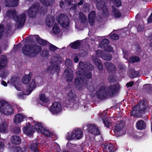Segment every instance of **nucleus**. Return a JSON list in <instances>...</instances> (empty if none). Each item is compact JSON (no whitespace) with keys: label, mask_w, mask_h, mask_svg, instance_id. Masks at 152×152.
I'll list each match as a JSON object with an SVG mask.
<instances>
[{"label":"nucleus","mask_w":152,"mask_h":152,"mask_svg":"<svg viewBox=\"0 0 152 152\" xmlns=\"http://www.w3.org/2000/svg\"><path fill=\"white\" fill-rule=\"evenodd\" d=\"M115 5L117 7H119L121 5V2L120 0H112Z\"/></svg>","instance_id":"obj_46"},{"label":"nucleus","mask_w":152,"mask_h":152,"mask_svg":"<svg viewBox=\"0 0 152 152\" xmlns=\"http://www.w3.org/2000/svg\"><path fill=\"white\" fill-rule=\"evenodd\" d=\"M8 75L7 72H1L0 74V77L3 79H5Z\"/></svg>","instance_id":"obj_47"},{"label":"nucleus","mask_w":152,"mask_h":152,"mask_svg":"<svg viewBox=\"0 0 152 152\" xmlns=\"http://www.w3.org/2000/svg\"><path fill=\"white\" fill-rule=\"evenodd\" d=\"M103 122L104 124L108 128L111 125V123L109 122V121L108 120V119L107 118L105 119V120L103 119Z\"/></svg>","instance_id":"obj_45"},{"label":"nucleus","mask_w":152,"mask_h":152,"mask_svg":"<svg viewBox=\"0 0 152 152\" xmlns=\"http://www.w3.org/2000/svg\"><path fill=\"white\" fill-rule=\"evenodd\" d=\"M112 7L113 9V13L115 16L117 18H119L120 17L121 14V12L117 10L114 7Z\"/></svg>","instance_id":"obj_40"},{"label":"nucleus","mask_w":152,"mask_h":152,"mask_svg":"<svg viewBox=\"0 0 152 152\" xmlns=\"http://www.w3.org/2000/svg\"><path fill=\"white\" fill-rule=\"evenodd\" d=\"M63 109V107L60 102H55L52 103L49 110L53 115H56L60 113Z\"/></svg>","instance_id":"obj_13"},{"label":"nucleus","mask_w":152,"mask_h":152,"mask_svg":"<svg viewBox=\"0 0 152 152\" xmlns=\"http://www.w3.org/2000/svg\"><path fill=\"white\" fill-rule=\"evenodd\" d=\"M7 125L5 121H2L0 124V132L6 133L7 131Z\"/></svg>","instance_id":"obj_24"},{"label":"nucleus","mask_w":152,"mask_h":152,"mask_svg":"<svg viewBox=\"0 0 152 152\" xmlns=\"http://www.w3.org/2000/svg\"><path fill=\"white\" fill-rule=\"evenodd\" d=\"M64 75L67 81H70L73 78V71L70 68L68 67L65 69Z\"/></svg>","instance_id":"obj_17"},{"label":"nucleus","mask_w":152,"mask_h":152,"mask_svg":"<svg viewBox=\"0 0 152 152\" xmlns=\"http://www.w3.org/2000/svg\"><path fill=\"white\" fill-rule=\"evenodd\" d=\"M72 107L74 109L76 110L78 108V105L76 104H74Z\"/></svg>","instance_id":"obj_64"},{"label":"nucleus","mask_w":152,"mask_h":152,"mask_svg":"<svg viewBox=\"0 0 152 152\" xmlns=\"http://www.w3.org/2000/svg\"><path fill=\"white\" fill-rule=\"evenodd\" d=\"M38 84L34 79H33L30 84L27 86L26 91H23V93H20L17 94V96L19 99H23V95H29L31 92L37 86Z\"/></svg>","instance_id":"obj_9"},{"label":"nucleus","mask_w":152,"mask_h":152,"mask_svg":"<svg viewBox=\"0 0 152 152\" xmlns=\"http://www.w3.org/2000/svg\"><path fill=\"white\" fill-rule=\"evenodd\" d=\"M39 99L41 101L44 103L48 102L49 101V99L46 97L45 95L43 94L40 95Z\"/></svg>","instance_id":"obj_38"},{"label":"nucleus","mask_w":152,"mask_h":152,"mask_svg":"<svg viewBox=\"0 0 152 152\" xmlns=\"http://www.w3.org/2000/svg\"><path fill=\"white\" fill-rule=\"evenodd\" d=\"M11 152H28V151L25 148L15 147L12 149Z\"/></svg>","instance_id":"obj_34"},{"label":"nucleus","mask_w":152,"mask_h":152,"mask_svg":"<svg viewBox=\"0 0 152 152\" xmlns=\"http://www.w3.org/2000/svg\"><path fill=\"white\" fill-rule=\"evenodd\" d=\"M11 142L14 144H18L21 142L20 137L17 135L12 136L10 139Z\"/></svg>","instance_id":"obj_26"},{"label":"nucleus","mask_w":152,"mask_h":152,"mask_svg":"<svg viewBox=\"0 0 152 152\" xmlns=\"http://www.w3.org/2000/svg\"><path fill=\"white\" fill-rule=\"evenodd\" d=\"M148 107L147 102L144 100L141 101L138 104L133 108L131 115L134 116H139L143 111Z\"/></svg>","instance_id":"obj_5"},{"label":"nucleus","mask_w":152,"mask_h":152,"mask_svg":"<svg viewBox=\"0 0 152 152\" xmlns=\"http://www.w3.org/2000/svg\"><path fill=\"white\" fill-rule=\"evenodd\" d=\"M33 39H35L37 42L39 44L43 45H47L48 46L49 49L52 52H54L57 49L59 48L49 43L47 41L41 39L38 35L31 36Z\"/></svg>","instance_id":"obj_10"},{"label":"nucleus","mask_w":152,"mask_h":152,"mask_svg":"<svg viewBox=\"0 0 152 152\" xmlns=\"http://www.w3.org/2000/svg\"><path fill=\"white\" fill-rule=\"evenodd\" d=\"M83 136V133L81 129L75 130L69 133H68L66 136L67 140L73 139L78 140L81 139Z\"/></svg>","instance_id":"obj_11"},{"label":"nucleus","mask_w":152,"mask_h":152,"mask_svg":"<svg viewBox=\"0 0 152 152\" xmlns=\"http://www.w3.org/2000/svg\"><path fill=\"white\" fill-rule=\"evenodd\" d=\"M97 7L99 10H102L104 13L107 12V9L106 6L104 5V2L103 0H96Z\"/></svg>","instance_id":"obj_19"},{"label":"nucleus","mask_w":152,"mask_h":152,"mask_svg":"<svg viewBox=\"0 0 152 152\" xmlns=\"http://www.w3.org/2000/svg\"><path fill=\"white\" fill-rule=\"evenodd\" d=\"M104 48H105V50L106 51L109 52L112 51L113 49L112 47H111L110 45H108Z\"/></svg>","instance_id":"obj_50"},{"label":"nucleus","mask_w":152,"mask_h":152,"mask_svg":"<svg viewBox=\"0 0 152 152\" xmlns=\"http://www.w3.org/2000/svg\"><path fill=\"white\" fill-rule=\"evenodd\" d=\"M80 45V42L76 41L70 44L71 47L74 49H76L78 48Z\"/></svg>","instance_id":"obj_39"},{"label":"nucleus","mask_w":152,"mask_h":152,"mask_svg":"<svg viewBox=\"0 0 152 152\" xmlns=\"http://www.w3.org/2000/svg\"><path fill=\"white\" fill-rule=\"evenodd\" d=\"M76 145L72 144L70 142H68L66 144V147L71 150H75Z\"/></svg>","instance_id":"obj_42"},{"label":"nucleus","mask_w":152,"mask_h":152,"mask_svg":"<svg viewBox=\"0 0 152 152\" xmlns=\"http://www.w3.org/2000/svg\"><path fill=\"white\" fill-rule=\"evenodd\" d=\"M41 47L37 45L33 44L28 46H25L22 49L23 53L25 55L31 57L37 56L41 51Z\"/></svg>","instance_id":"obj_3"},{"label":"nucleus","mask_w":152,"mask_h":152,"mask_svg":"<svg viewBox=\"0 0 152 152\" xmlns=\"http://www.w3.org/2000/svg\"><path fill=\"white\" fill-rule=\"evenodd\" d=\"M39 4L38 3L36 4L35 5H33L28 10V15L31 17L34 16L35 12H37L38 10Z\"/></svg>","instance_id":"obj_21"},{"label":"nucleus","mask_w":152,"mask_h":152,"mask_svg":"<svg viewBox=\"0 0 152 152\" xmlns=\"http://www.w3.org/2000/svg\"><path fill=\"white\" fill-rule=\"evenodd\" d=\"M104 65L108 71L110 72L115 70V67L113 64L110 62H106L104 63Z\"/></svg>","instance_id":"obj_25"},{"label":"nucleus","mask_w":152,"mask_h":152,"mask_svg":"<svg viewBox=\"0 0 152 152\" xmlns=\"http://www.w3.org/2000/svg\"><path fill=\"white\" fill-rule=\"evenodd\" d=\"M107 152H113L115 151V150L113 149V145L110 144L108 148Z\"/></svg>","instance_id":"obj_48"},{"label":"nucleus","mask_w":152,"mask_h":152,"mask_svg":"<svg viewBox=\"0 0 152 152\" xmlns=\"http://www.w3.org/2000/svg\"><path fill=\"white\" fill-rule=\"evenodd\" d=\"M124 124L123 121H121L118 123L115 126L113 132L117 137L122 136L126 134V131L124 128Z\"/></svg>","instance_id":"obj_12"},{"label":"nucleus","mask_w":152,"mask_h":152,"mask_svg":"<svg viewBox=\"0 0 152 152\" xmlns=\"http://www.w3.org/2000/svg\"><path fill=\"white\" fill-rule=\"evenodd\" d=\"M4 26L3 25H0V38L1 37L3 32Z\"/></svg>","instance_id":"obj_53"},{"label":"nucleus","mask_w":152,"mask_h":152,"mask_svg":"<svg viewBox=\"0 0 152 152\" xmlns=\"http://www.w3.org/2000/svg\"><path fill=\"white\" fill-rule=\"evenodd\" d=\"M148 23H150L152 22V12L148 20Z\"/></svg>","instance_id":"obj_62"},{"label":"nucleus","mask_w":152,"mask_h":152,"mask_svg":"<svg viewBox=\"0 0 152 152\" xmlns=\"http://www.w3.org/2000/svg\"><path fill=\"white\" fill-rule=\"evenodd\" d=\"M44 8L43 7L41 8L40 12L41 14H45L46 12V10H44Z\"/></svg>","instance_id":"obj_59"},{"label":"nucleus","mask_w":152,"mask_h":152,"mask_svg":"<svg viewBox=\"0 0 152 152\" xmlns=\"http://www.w3.org/2000/svg\"><path fill=\"white\" fill-rule=\"evenodd\" d=\"M56 20L63 28L67 27L69 24V20L67 16L61 14L56 19Z\"/></svg>","instance_id":"obj_14"},{"label":"nucleus","mask_w":152,"mask_h":152,"mask_svg":"<svg viewBox=\"0 0 152 152\" xmlns=\"http://www.w3.org/2000/svg\"><path fill=\"white\" fill-rule=\"evenodd\" d=\"M79 15L80 19L82 23H85L87 21L86 17L84 15L83 13L81 12H80Z\"/></svg>","instance_id":"obj_44"},{"label":"nucleus","mask_w":152,"mask_h":152,"mask_svg":"<svg viewBox=\"0 0 152 152\" xmlns=\"http://www.w3.org/2000/svg\"><path fill=\"white\" fill-rule=\"evenodd\" d=\"M6 6L15 7L18 5V0H4Z\"/></svg>","instance_id":"obj_23"},{"label":"nucleus","mask_w":152,"mask_h":152,"mask_svg":"<svg viewBox=\"0 0 152 152\" xmlns=\"http://www.w3.org/2000/svg\"><path fill=\"white\" fill-rule=\"evenodd\" d=\"M116 91V88L114 86H110L107 88L100 87L96 93L98 98H105L108 96H113Z\"/></svg>","instance_id":"obj_4"},{"label":"nucleus","mask_w":152,"mask_h":152,"mask_svg":"<svg viewBox=\"0 0 152 152\" xmlns=\"http://www.w3.org/2000/svg\"><path fill=\"white\" fill-rule=\"evenodd\" d=\"M1 84L4 86H7V83L4 80L2 81Z\"/></svg>","instance_id":"obj_63"},{"label":"nucleus","mask_w":152,"mask_h":152,"mask_svg":"<svg viewBox=\"0 0 152 152\" xmlns=\"http://www.w3.org/2000/svg\"><path fill=\"white\" fill-rule=\"evenodd\" d=\"M68 98L69 101L70 103L74 100V99L76 98V96L75 92L74 91H70L68 94Z\"/></svg>","instance_id":"obj_32"},{"label":"nucleus","mask_w":152,"mask_h":152,"mask_svg":"<svg viewBox=\"0 0 152 152\" xmlns=\"http://www.w3.org/2000/svg\"><path fill=\"white\" fill-rule=\"evenodd\" d=\"M19 79L17 77L13 76L7 81V83L11 85H13L15 88L18 91H22L23 88L21 85L19 84Z\"/></svg>","instance_id":"obj_15"},{"label":"nucleus","mask_w":152,"mask_h":152,"mask_svg":"<svg viewBox=\"0 0 152 152\" xmlns=\"http://www.w3.org/2000/svg\"><path fill=\"white\" fill-rule=\"evenodd\" d=\"M83 129L84 130L87 129L91 133L94 135H98L100 134V132L98 127L94 124H90L85 126Z\"/></svg>","instance_id":"obj_16"},{"label":"nucleus","mask_w":152,"mask_h":152,"mask_svg":"<svg viewBox=\"0 0 152 152\" xmlns=\"http://www.w3.org/2000/svg\"><path fill=\"white\" fill-rule=\"evenodd\" d=\"M144 29V26L143 25L141 26H139L137 30L138 31H142Z\"/></svg>","instance_id":"obj_57"},{"label":"nucleus","mask_w":152,"mask_h":152,"mask_svg":"<svg viewBox=\"0 0 152 152\" xmlns=\"http://www.w3.org/2000/svg\"><path fill=\"white\" fill-rule=\"evenodd\" d=\"M65 64L66 66H69L72 64V61L69 59H67L65 62Z\"/></svg>","instance_id":"obj_51"},{"label":"nucleus","mask_w":152,"mask_h":152,"mask_svg":"<svg viewBox=\"0 0 152 152\" xmlns=\"http://www.w3.org/2000/svg\"><path fill=\"white\" fill-rule=\"evenodd\" d=\"M54 21V18L51 16L48 17L46 21V25L48 27H51Z\"/></svg>","instance_id":"obj_31"},{"label":"nucleus","mask_w":152,"mask_h":152,"mask_svg":"<svg viewBox=\"0 0 152 152\" xmlns=\"http://www.w3.org/2000/svg\"><path fill=\"white\" fill-rule=\"evenodd\" d=\"M95 12L93 11H91L88 15V20L91 25H93L94 23L95 20Z\"/></svg>","instance_id":"obj_27"},{"label":"nucleus","mask_w":152,"mask_h":152,"mask_svg":"<svg viewBox=\"0 0 152 152\" xmlns=\"http://www.w3.org/2000/svg\"><path fill=\"white\" fill-rule=\"evenodd\" d=\"M87 88L90 91H92L95 89L94 87L91 85H90L89 86H87Z\"/></svg>","instance_id":"obj_54"},{"label":"nucleus","mask_w":152,"mask_h":152,"mask_svg":"<svg viewBox=\"0 0 152 152\" xmlns=\"http://www.w3.org/2000/svg\"><path fill=\"white\" fill-rule=\"evenodd\" d=\"M136 126L138 129L141 130L145 128V124L143 121L139 120L137 123Z\"/></svg>","instance_id":"obj_30"},{"label":"nucleus","mask_w":152,"mask_h":152,"mask_svg":"<svg viewBox=\"0 0 152 152\" xmlns=\"http://www.w3.org/2000/svg\"><path fill=\"white\" fill-rule=\"evenodd\" d=\"M40 1L45 6H48L52 5L54 2V0H40Z\"/></svg>","instance_id":"obj_36"},{"label":"nucleus","mask_w":152,"mask_h":152,"mask_svg":"<svg viewBox=\"0 0 152 152\" xmlns=\"http://www.w3.org/2000/svg\"><path fill=\"white\" fill-rule=\"evenodd\" d=\"M0 112L7 115H10L13 113L12 107L7 102L2 100L0 101Z\"/></svg>","instance_id":"obj_8"},{"label":"nucleus","mask_w":152,"mask_h":152,"mask_svg":"<svg viewBox=\"0 0 152 152\" xmlns=\"http://www.w3.org/2000/svg\"><path fill=\"white\" fill-rule=\"evenodd\" d=\"M133 82L132 81L130 82L127 83L126 84V86L128 87H130L132 86L133 85Z\"/></svg>","instance_id":"obj_60"},{"label":"nucleus","mask_w":152,"mask_h":152,"mask_svg":"<svg viewBox=\"0 0 152 152\" xmlns=\"http://www.w3.org/2000/svg\"><path fill=\"white\" fill-rule=\"evenodd\" d=\"M33 121L34 124L35 125L34 127L35 129L38 132H40L42 129L44 127L43 124L41 123L37 122L34 121Z\"/></svg>","instance_id":"obj_28"},{"label":"nucleus","mask_w":152,"mask_h":152,"mask_svg":"<svg viewBox=\"0 0 152 152\" xmlns=\"http://www.w3.org/2000/svg\"><path fill=\"white\" fill-rule=\"evenodd\" d=\"M31 77L29 74L25 75L22 78V82L24 84H28L30 81Z\"/></svg>","instance_id":"obj_33"},{"label":"nucleus","mask_w":152,"mask_h":152,"mask_svg":"<svg viewBox=\"0 0 152 152\" xmlns=\"http://www.w3.org/2000/svg\"><path fill=\"white\" fill-rule=\"evenodd\" d=\"M4 150V144L2 142H0V152H3Z\"/></svg>","instance_id":"obj_56"},{"label":"nucleus","mask_w":152,"mask_h":152,"mask_svg":"<svg viewBox=\"0 0 152 152\" xmlns=\"http://www.w3.org/2000/svg\"><path fill=\"white\" fill-rule=\"evenodd\" d=\"M26 117L22 113L16 115L13 119V121L15 124L20 123L24 119H26Z\"/></svg>","instance_id":"obj_20"},{"label":"nucleus","mask_w":152,"mask_h":152,"mask_svg":"<svg viewBox=\"0 0 152 152\" xmlns=\"http://www.w3.org/2000/svg\"><path fill=\"white\" fill-rule=\"evenodd\" d=\"M13 132L15 134H19L20 132V129L19 127H15L14 129Z\"/></svg>","instance_id":"obj_52"},{"label":"nucleus","mask_w":152,"mask_h":152,"mask_svg":"<svg viewBox=\"0 0 152 152\" xmlns=\"http://www.w3.org/2000/svg\"><path fill=\"white\" fill-rule=\"evenodd\" d=\"M56 150H57L56 152H58L60 151L61 148L59 145L57 143L56 144Z\"/></svg>","instance_id":"obj_61"},{"label":"nucleus","mask_w":152,"mask_h":152,"mask_svg":"<svg viewBox=\"0 0 152 152\" xmlns=\"http://www.w3.org/2000/svg\"><path fill=\"white\" fill-rule=\"evenodd\" d=\"M16 14L15 11L11 10L7 11L6 16L10 18L12 17L19 26L23 25L25 21V15L23 13L18 17L16 15Z\"/></svg>","instance_id":"obj_6"},{"label":"nucleus","mask_w":152,"mask_h":152,"mask_svg":"<svg viewBox=\"0 0 152 152\" xmlns=\"http://www.w3.org/2000/svg\"><path fill=\"white\" fill-rule=\"evenodd\" d=\"M141 133L139 132H136L135 135L133 136L135 138L138 139L140 137V135Z\"/></svg>","instance_id":"obj_58"},{"label":"nucleus","mask_w":152,"mask_h":152,"mask_svg":"<svg viewBox=\"0 0 152 152\" xmlns=\"http://www.w3.org/2000/svg\"><path fill=\"white\" fill-rule=\"evenodd\" d=\"M52 30L53 33L55 34H58L60 33L61 31L60 28L56 24H55L53 25Z\"/></svg>","instance_id":"obj_37"},{"label":"nucleus","mask_w":152,"mask_h":152,"mask_svg":"<svg viewBox=\"0 0 152 152\" xmlns=\"http://www.w3.org/2000/svg\"><path fill=\"white\" fill-rule=\"evenodd\" d=\"M109 42V41L107 39H103L100 45V47L103 48H105L108 45Z\"/></svg>","instance_id":"obj_41"},{"label":"nucleus","mask_w":152,"mask_h":152,"mask_svg":"<svg viewBox=\"0 0 152 152\" xmlns=\"http://www.w3.org/2000/svg\"><path fill=\"white\" fill-rule=\"evenodd\" d=\"M140 61L139 58L136 56H133L130 57L129 59V62L132 63H134L136 62H138Z\"/></svg>","instance_id":"obj_43"},{"label":"nucleus","mask_w":152,"mask_h":152,"mask_svg":"<svg viewBox=\"0 0 152 152\" xmlns=\"http://www.w3.org/2000/svg\"><path fill=\"white\" fill-rule=\"evenodd\" d=\"M23 131L24 134L30 136H31L34 132L32 126L28 122L26 124V126L23 128Z\"/></svg>","instance_id":"obj_18"},{"label":"nucleus","mask_w":152,"mask_h":152,"mask_svg":"<svg viewBox=\"0 0 152 152\" xmlns=\"http://www.w3.org/2000/svg\"><path fill=\"white\" fill-rule=\"evenodd\" d=\"M40 132L45 136L51 137L53 136V133L44 127Z\"/></svg>","instance_id":"obj_29"},{"label":"nucleus","mask_w":152,"mask_h":152,"mask_svg":"<svg viewBox=\"0 0 152 152\" xmlns=\"http://www.w3.org/2000/svg\"><path fill=\"white\" fill-rule=\"evenodd\" d=\"M7 63V58L5 56H0V71L4 69Z\"/></svg>","instance_id":"obj_22"},{"label":"nucleus","mask_w":152,"mask_h":152,"mask_svg":"<svg viewBox=\"0 0 152 152\" xmlns=\"http://www.w3.org/2000/svg\"><path fill=\"white\" fill-rule=\"evenodd\" d=\"M89 5L88 4H85L84 6V11L85 12H88L89 11Z\"/></svg>","instance_id":"obj_55"},{"label":"nucleus","mask_w":152,"mask_h":152,"mask_svg":"<svg viewBox=\"0 0 152 152\" xmlns=\"http://www.w3.org/2000/svg\"><path fill=\"white\" fill-rule=\"evenodd\" d=\"M79 69L76 72V74L77 77L75 79V85L79 89L82 90L83 89L84 87L82 84L81 82H83V75L86 78H91V74L90 72L86 70V69L89 70H92L94 67L92 65L88 62H85L83 63L80 62L79 63Z\"/></svg>","instance_id":"obj_1"},{"label":"nucleus","mask_w":152,"mask_h":152,"mask_svg":"<svg viewBox=\"0 0 152 152\" xmlns=\"http://www.w3.org/2000/svg\"><path fill=\"white\" fill-rule=\"evenodd\" d=\"M62 60V58L58 54L54 56L50 61L51 65L47 69L48 72H51L53 70H56V72L59 70V64Z\"/></svg>","instance_id":"obj_7"},{"label":"nucleus","mask_w":152,"mask_h":152,"mask_svg":"<svg viewBox=\"0 0 152 152\" xmlns=\"http://www.w3.org/2000/svg\"><path fill=\"white\" fill-rule=\"evenodd\" d=\"M96 56H93L92 59L95 64L97 66L98 69L101 70L103 68L102 65L100 61L98 59L97 57H100L104 60L110 61L111 58V56L110 54H106L103 51L97 50L96 51Z\"/></svg>","instance_id":"obj_2"},{"label":"nucleus","mask_w":152,"mask_h":152,"mask_svg":"<svg viewBox=\"0 0 152 152\" xmlns=\"http://www.w3.org/2000/svg\"><path fill=\"white\" fill-rule=\"evenodd\" d=\"M111 39L113 40H117L119 38L118 35L115 34H111L110 35Z\"/></svg>","instance_id":"obj_49"},{"label":"nucleus","mask_w":152,"mask_h":152,"mask_svg":"<svg viewBox=\"0 0 152 152\" xmlns=\"http://www.w3.org/2000/svg\"><path fill=\"white\" fill-rule=\"evenodd\" d=\"M37 144L36 143H33L31 144L30 147V149L32 152H39V150L37 148Z\"/></svg>","instance_id":"obj_35"}]
</instances>
